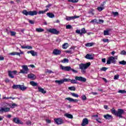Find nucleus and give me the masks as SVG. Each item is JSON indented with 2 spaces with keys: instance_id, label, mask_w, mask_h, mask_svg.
<instances>
[{
  "instance_id": "20e7f679",
  "label": "nucleus",
  "mask_w": 126,
  "mask_h": 126,
  "mask_svg": "<svg viewBox=\"0 0 126 126\" xmlns=\"http://www.w3.org/2000/svg\"><path fill=\"white\" fill-rule=\"evenodd\" d=\"M22 13L24 15H26V16H27V15L34 16V15H37V11L35 10L27 11L26 10H24Z\"/></svg>"
},
{
  "instance_id": "ea45409f",
  "label": "nucleus",
  "mask_w": 126,
  "mask_h": 126,
  "mask_svg": "<svg viewBox=\"0 0 126 126\" xmlns=\"http://www.w3.org/2000/svg\"><path fill=\"white\" fill-rule=\"evenodd\" d=\"M62 80L63 81V83L64 82H69L70 81V79L64 78L62 79Z\"/></svg>"
},
{
  "instance_id": "473e14b6",
  "label": "nucleus",
  "mask_w": 126,
  "mask_h": 126,
  "mask_svg": "<svg viewBox=\"0 0 126 126\" xmlns=\"http://www.w3.org/2000/svg\"><path fill=\"white\" fill-rule=\"evenodd\" d=\"M63 49H67L68 48V43H64L62 46Z\"/></svg>"
},
{
  "instance_id": "e2e57ef3",
  "label": "nucleus",
  "mask_w": 126,
  "mask_h": 126,
  "mask_svg": "<svg viewBox=\"0 0 126 126\" xmlns=\"http://www.w3.org/2000/svg\"><path fill=\"white\" fill-rule=\"evenodd\" d=\"M70 1L73 3L78 2V0H70Z\"/></svg>"
},
{
  "instance_id": "ddd939ff",
  "label": "nucleus",
  "mask_w": 126,
  "mask_h": 126,
  "mask_svg": "<svg viewBox=\"0 0 126 126\" xmlns=\"http://www.w3.org/2000/svg\"><path fill=\"white\" fill-rule=\"evenodd\" d=\"M89 124V121H88V119L87 118H84L82 121L81 126H86V125H88Z\"/></svg>"
},
{
  "instance_id": "7c9ffc66",
  "label": "nucleus",
  "mask_w": 126,
  "mask_h": 126,
  "mask_svg": "<svg viewBox=\"0 0 126 126\" xmlns=\"http://www.w3.org/2000/svg\"><path fill=\"white\" fill-rule=\"evenodd\" d=\"M47 32H59V31H57L55 29H50L47 30Z\"/></svg>"
},
{
  "instance_id": "c756f323",
  "label": "nucleus",
  "mask_w": 126,
  "mask_h": 126,
  "mask_svg": "<svg viewBox=\"0 0 126 126\" xmlns=\"http://www.w3.org/2000/svg\"><path fill=\"white\" fill-rule=\"evenodd\" d=\"M55 83H58L59 85H61V84H63V79L60 80H55Z\"/></svg>"
},
{
  "instance_id": "58836bf2",
  "label": "nucleus",
  "mask_w": 126,
  "mask_h": 126,
  "mask_svg": "<svg viewBox=\"0 0 126 126\" xmlns=\"http://www.w3.org/2000/svg\"><path fill=\"white\" fill-rule=\"evenodd\" d=\"M97 9L98 11L100 12V11H102V10H103V9H105L104 8V7H102L100 6L97 7Z\"/></svg>"
},
{
  "instance_id": "1a4fd4ad",
  "label": "nucleus",
  "mask_w": 126,
  "mask_h": 126,
  "mask_svg": "<svg viewBox=\"0 0 126 126\" xmlns=\"http://www.w3.org/2000/svg\"><path fill=\"white\" fill-rule=\"evenodd\" d=\"M60 68L62 69V70H64L65 71H70L71 69V67L69 66H64L61 65Z\"/></svg>"
},
{
  "instance_id": "79ce46f5",
  "label": "nucleus",
  "mask_w": 126,
  "mask_h": 126,
  "mask_svg": "<svg viewBox=\"0 0 126 126\" xmlns=\"http://www.w3.org/2000/svg\"><path fill=\"white\" fill-rule=\"evenodd\" d=\"M65 53H66V54H72V51H71V48L69 49V50L65 51Z\"/></svg>"
},
{
  "instance_id": "774afa93",
  "label": "nucleus",
  "mask_w": 126,
  "mask_h": 126,
  "mask_svg": "<svg viewBox=\"0 0 126 126\" xmlns=\"http://www.w3.org/2000/svg\"><path fill=\"white\" fill-rule=\"evenodd\" d=\"M12 73H13V74H16V73H17V71L16 70L12 71Z\"/></svg>"
},
{
  "instance_id": "c9c22d12",
  "label": "nucleus",
  "mask_w": 126,
  "mask_h": 126,
  "mask_svg": "<svg viewBox=\"0 0 126 126\" xmlns=\"http://www.w3.org/2000/svg\"><path fill=\"white\" fill-rule=\"evenodd\" d=\"M119 64H122L123 65H126V61L123 60L119 62Z\"/></svg>"
},
{
  "instance_id": "39448f33",
  "label": "nucleus",
  "mask_w": 126,
  "mask_h": 126,
  "mask_svg": "<svg viewBox=\"0 0 126 126\" xmlns=\"http://www.w3.org/2000/svg\"><path fill=\"white\" fill-rule=\"evenodd\" d=\"M106 62L107 64H111V63L116 64L117 63V60H115V58L113 56L109 57Z\"/></svg>"
},
{
  "instance_id": "4d7b16f0",
  "label": "nucleus",
  "mask_w": 126,
  "mask_h": 126,
  "mask_svg": "<svg viewBox=\"0 0 126 126\" xmlns=\"http://www.w3.org/2000/svg\"><path fill=\"white\" fill-rule=\"evenodd\" d=\"M51 34H53L54 35H59L60 32H51Z\"/></svg>"
},
{
  "instance_id": "de8ad7c7",
  "label": "nucleus",
  "mask_w": 126,
  "mask_h": 126,
  "mask_svg": "<svg viewBox=\"0 0 126 126\" xmlns=\"http://www.w3.org/2000/svg\"><path fill=\"white\" fill-rule=\"evenodd\" d=\"M112 13L114 17L118 16V15H119V12H112Z\"/></svg>"
},
{
  "instance_id": "b1692460",
  "label": "nucleus",
  "mask_w": 126,
  "mask_h": 126,
  "mask_svg": "<svg viewBox=\"0 0 126 126\" xmlns=\"http://www.w3.org/2000/svg\"><path fill=\"white\" fill-rule=\"evenodd\" d=\"M10 56H19V57H20V53L18 52H12L9 54Z\"/></svg>"
},
{
  "instance_id": "052dcab7",
  "label": "nucleus",
  "mask_w": 126,
  "mask_h": 126,
  "mask_svg": "<svg viewBox=\"0 0 126 126\" xmlns=\"http://www.w3.org/2000/svg\"><path fill=\"white\" fill-rule=\"evenodd\" d=\"M46 72H47L48 73H54V72H53V71L51 70H49V69H47Z\"/></svg>"
},
{
  "instance_id": "338daca9",
  "label": "nucleus",
  "mask_w": 126,
  "mask_h": 126,
  "mask_svg": "<svg viewBox=\"0 0 126 126\" xmlns=\"http://www.w3.org/2000/svg\"><path fill=\"white\" fill-rule=\"evenodd\" d=\"M114 79H119V75H116L114 76Z\"/></svg>"
},
{
  "instance_id": "0eeeda50",
  "label": "nucleus",
  "mask_w": 126,
  "mask_h": 126,
  "mask_svg": "<svg viewBox=\"0 0 126 126\" xmlns=\"http://www.w3.org/2000/svg\"><path fill=\"white\" fill-rule=\"evenodd\" d=\"M22 67H23V69L20 70L19 73L27 74V73H28V71H29V68H28V66L27 65H24L22 66Z\"/></svg>"
},
{
  "instance_id": "6e6552de",
  "label": "nucleus",
  "mask_w": 126,
  "mask_h": 126,
  "mask_svg": "<svg viewBox=\"0 0 126 126\" xmlns=\"http://www.w3.org/2000/svg\"><path fill=\"white\" fill-rule=\"evenodd\" d=\"M13 122L17 125H23V122L20 121L18 118H14L13 119Z\"/></svg>"
},
{
  "instance_id": "c85d7f7f",
  "label": "nucleus",
  "mask_w": 126,
  "mask_h": 126,
  "mask_svg": "<svg viewBox=\"0 0 126 126\" xmlns=\"http://www.w3.org/2000/svg\"><path fill=\"white\" fill-rule=\"evenodd\" d=\"M48 10H49V9L47 8L44 11H39L38 12V14H44V13H46Z\"/></svg>"
},
{
  "instance_id": "f8f14e48",
  "label": "nucleus",
  "mask_w": 126,
  "mask_h": 126,
  "mask_svg": "<svg viewBox=\"0 0 126 126\" xmlns=\"http://www.w3.org/2000/svg\"><path fill=\"white\" fill-rule=\"evenodd\" d=\"M0 112H1L2 113H3V112L4 113H7L8 112H10V108H8V107H2L0 109Z\"/></svg>"
},
{
  "instance_id": "f3484780",
  "label": "nucleus",
  "mask_w": 126,
  "mask_h": 126,
  "mask_svg": "<svg viewBox=\"0 0 126 126\" xmlns=\"http://www.w3.org/2000/svg\"><path fill=\"white\" fill-rule=\"evenodd\" d=\"M28 54H31V55L33 57H35V56H38V53L37 52H35L34 51V50H31V51H29L27 52Z\"/></svg>"
},
{
  "instance_id": "f257e3e1",
  "label": "nucleus",
  "mask_w": 126,
  "mask_h": 126,
  "mask_svg": "<svg viewBox=\"0 0 126 126\" xmlns=\"http://www.w3.org/2000/svg\"><path fill=\"white\" fill-rule=\"evenodd\" d=\"M111 112L113 115H114V116H116L117 117H119L120 118H123V115L125 114V111H124L122 109H118V111H116L115 108H113L111 110Z\"/></svg>"
},
{
  "instance_id": "69168bd1",
  "label": "nucleus",
  "mask_w": 126,
  "mask_h": 126,
  "mask_svg": "<svg viewBox=\"0 0 126 126\" xmlns=\"http://www.w3.org/2000/svg\"><path fill=\"white\" fill-rule=\"evenodd\" d=\"M11 36H14L15 35H16V32H11Z\"/></svg>"
},
{
  "instance_id": "864d4df0",
  "label": "nucleus",
  "mask_w": 126,
  "mask_h": 126,
  "mask_svg": "<svg viewBox=\"0 0 126 126\" xmlns=\"http://www.w3.org/2000/svg\"><path fill=\"white\" fill-rule=\"evenodd\" d=\"M29 22L30 24H34L35 23V21H32L31 20H29Z\"/></svg>"
},
{
  "instance_id": "dca6fc26",
  "label": "nucleus",
  "mask_w": 126,
  "mask_h": 126,
  "mask_svg": "<svg viewBox=\"0 0 126 126\" xmlns=\"http://www.w3.org/2000/svg\"><path fill=\"white\" fill-rule=\"evenodd\" d=\"M65 100H67L69 102H73V103H77L78 102V100L74 99L71 97H66Z\"/></svg>"
},
{
  "instance_id": "8fccbe9b",
  "label": "nucleus",
  "mask_w": 126,
  "mask_h": 126,
  "mask_svg": "<svg viewBox=\"0 0 126 126\" xmlns=\"http://www.w3.org/2000/svg\"><path fill=\"white\" fill-rule=\"evenodd\" d=\"M95 121H96V122H97V123H99V124H102V122H101V118H100L96 119Z\"/></svg>"
},
{
  "instance_id": "cd10ccee",
  "label": "nucleus",
  "mask_w": 126,
  "mask_h": 126,
  "mask_svg": "<svg viewBox=\"0 0 126 126\" xmlns=\"http://www.w3.org/2000/svg\"><path fill=\"white\" fill-rule=\"evenodd\" d=\"M94 45V43L93 42H88L85 44L86 47H92Z\"/></svg>"
},
{
  "instance_id": "bf43d9fd",
  "label": "nucleus",
  "mask_w": 126,
  "mask_h": 126,
  "mask_svg": "<svg viewBox=\"0 0 126 126\" xmlns=\"http://www.w3.org/2000/svg\"><path fill=\"white\" fill-rule=\"evenodd\" d=\"M103 34L104 36L108 35H110V32H104Z\"/></svg>"
},
{
  "instance_id": "393cba45",
  "label": "nucleus",
  "mask_w": 126,
  "mask_h": 126,
  "mask_svg": "<svg viewBox=\"0 0 126 126\" xmlns=\"http://www.w3.org/2000/svg\"><path fill=\"white\" fill-rule=\"evenodd\" d=\"M69 62V60L66 58H64L61 61V63H68Z\"/></svg>"
},
{
  "instance_id": "412c9836",
  "label": "nucleus",
  "mask_w": 126,
  "mask_h": 126,
  "mask_svg": "<svg viewBox=\"0 0 126 126\" xmlns=\"http://www.w3.org/2000/svg\"><path fill=\"white\" fill-rule=\"evenodd\" d=\"M21 48H22V49H28V50H32V49H33V47H32V46H30L21 45Z\"/></svg>"
},
{
  "instance_id": "a878e982",
  "label": "nucleus",
  "mask_w": 126,
  "mask_h": 126,
  "mask_svg": "<svg viewBox=\"0 0 126 126\" xmlns=\"http://www.w3.org/2000/svg\"><path fill=\"white\" fill-rule=\"evenodd\" d=\"M30 84L31 85H32V86H38V84L35 82H34V81H32L30 82Z\"/></svg>"
},
{
  "instance_id": "5701e85b",
  "label": "nucleus",
  "mask_w": 126,
  "mask_h": 126,
  "mask_svg": "<svg viewBox=\"0 0 126 126\" xmlns=\"http://www.w3.org/2000/svg\"><path fill=\"white\" fill-rule=\"evenodd\" d=\"M64 117H66L68 119H73V116L70 114L66 113L64 114Z\"/></svg>"
},
{
  "instance_id": "a211bd4d",
  "label": "nucleus",
  "mask_w": 126,
  "mask_h": 126,
  "mask_svg": "<svg viewBox=\"0 0 126 126\" xmlns=\"http://www.w3.org/2000/svg\"><path fill=\"white\" fill-rule=\"evenodd\" d=\"M103 117L105 120H112L113 119V116L109 114L104 115Z\"/></svg>"
},
{
  "instance_id": "2eb2a0df",
  "label": "nucleus",
  "mask_w": 126,
  "mask_h": 126,
  "mask_svg": "<svg viewBox=\"0 0 126 126\" xmlns=\"http://www.w3.org/2000/svg\"><path fill=\"white\" fill-rule=\"evenodd\" d=\"M53 54L55 56H58L62 54V51H61V50H59V49H55L53 50Z\"/></svg>"
},
{
  "instance_id": "6ab92c4d",
  "label": "nucleus",
  "mask_w": 126,
  "mask_h": 126,
  "mask_svg": "<svg viewBox=\"0 0 126 126\" xmlns=\"http://www.w3.org/2000/svg\"><path fill=\"white\" fill-rule=\"evenodd\" d=\"M38 92H40L42 93V94H46L47 93V91L44 90V89L42 88L41 87H39L38 88Z\"/></svg>"
},
{
  "instance_id": "9d476101",
  "label": "nucleus",
  "mask_w": 126,
  "mask_h": 126,
  "mask_svg": "<svg viewBox=\"0 0 126 126\" xmlns=\"http://www.w3.org/2000/svg\"><path fill=\"white\" fill-rule=\"evenodd\" d=\"M79 16H66L65 20L67 21H70V20H73L74 19H76V18H79Z\"/></svg>"
},
{
  "instance_id": "aec40b11",
  "label": "nucleus",
  "mask_w": 126,
  "mask_h": 126,
  "mask_svg": "<svg viewBox=\"0 0 126 126\" xmlns=\"http://www.w3.org/2000/svg\"><path fill=\"white\" fill-rule=\"evenodd\" d=\"M86 59L87 60H94V57L91 54H88L85 56Z\"/></svg>"
},
{
  "instance_id": "6e6d98bb",
  "label": "nucleus",
  "mask_w": 126,
  "mask_h": 126,
  "mask_svg": "<svg viewBox=\"0 0 126 126\" xmlns=\"http://www.w3.org/2000/svg\"><path fill=\"white\" fill-rule=\"evenodd\" d=\"M72 70L73 71V72H74V73H77V72H78V70H74V69H72L71 68V70Z\"/></svg>"
},
{
  "instance_id": "e433bc0d",
  "label": "nucleus",
  "mask_w": 126,
  "mask_h": 126,
  "mask_svg": "<svg viewBox=\"0 0 126 126\" xmlns=\"http://www.w3.org/2000/svg\"><path fill=\"white\" fill-rule=\"evenodd\" d=\"M86 32V31H85V28H83L82 29H81V30H77L75 32Z\"/></svg>"
},
{
  "instance_id": "c03bdc74",
  "label": "nucleus",
  "mask_w": 126,
  "mask_h": 126,
  "mask_svg": "<svg viewBox=\"0 0 126 126\" xmlns=\"http://www.w3.org/2000/svg\"><path fill=\"white\" fill-rule=\"evenodd\" d=\"M81 98H82V100H83V101H85L86 100H87V97H86V95H83L82 96H81Z\"/></svg>"
},
{
  "instance_id": "3c124183",
  "label": "nucleus",
  "mask_w": 126,
  "mask_h": 126,
  "mask_svg": "<svg viewBox=\"0 0 126 126\" xmlns=\"http://www.w3.org/2000/svg\"><path fill=\"white\" fill-rule=\"evenodd\" d=\"M72 27L70 25H68L66 26V29H71Z\"/></svg>"
},
{
  "instance_id": "09e8293b",
  "label": "nucleus",
  "mask_w": 126,
  "mask_h": 126,
  "mask_svg": "<svg viewBox=\"0 0 126 126\" xmlns=\"http://www.w3.org/2000/svg\"><path fill=\"white\" fill-rule=\"evenodd\" d=\"M108 68H107L106 67H102L100 70H102V71H106L107 69H108Z\"/></svg>"
},
{
  "instance_id": "2f4dec72",
  "label": "nucleus",
  "mask_w": 126,
  "mask_h": 126,
  "mask_svg": "<svg viewBox=\"0 0 126 126\" xmlns=\"http://www.w3.org/2000/svg\"><path fill=\"white\" fill-rule=\"evenodd\" d=\"M68 89L69 90H70V91H75V90H76V88L74 86L69 87Z\"/></svg>"
},
{
  "instance_id": "4be33fe9",
  "label": "nucleus",
  "mask_w": 126,
  "mask_h": 126,
  "mask_svg": "<svg viewBox=\"0 0 126 126\" xmlns=\"http://www.w3.org/2000/svg\"><path fill=\"white\" fill-rule=\"evenodd\" d=\"M46 15L48 16L49 18H54V17H55V14L51 12L47 13Z\"/></svg>"
},
{
  "instance_id": "72a5a7b5",
  "label": "nucleus",
  "mask_w": 126,
  "mask_h": 126,
  "mask_svg": "<svg viewBox=\"0 0 126 126\" xmlns=\"http://www.w3.org/2000/svg\"><path fill=\"white\" fill-rule=\"evenodd\" d=\"M35 30L36 32H44L45 31V30L41 28H37Z\"/></svg>"
},
{
  "instance_id": "f704fd0d",
  "label": "nucleus",
  "mask_w": 126,
  "mask_h": 126,
  "mask_svg": "<svg viewBox=\"0 0 126 126\" xmlns=\"http://www.w3.org/2000/svg\"><path fill=\"white\" fill-rule=\"evenodd\" d=\"M71 95L73 97H75V98H78V97H79V95H78V94H77L74 93H71Z\"/></svg>"
},
{
  "instance_id": "4c0bfd02",
  "label": "nucleus",
  "mask_w": 126,
  "mask_h": 126,
  "mask_svg": "<svg viewBox=\"0 0 126 126\" xmlns=\"http://www.w3.org/2000/svg\"><path fill=\"white\" fill-rule=\"evenodd\" d=\"M106 3L107 1H104L100 4V6H101V7H103V8L105 9V7H106V6H105V4H106Z\"/></svg>"
},
{
  "instance_id": "680f3d73",
  "label": "nucleus",
  "mask_w": 126,
  "mask_h": 126,
  "mask_svg": "<svg viewBox=\"0 0 126 126\" xmlns=\"http://www.w3.org/2000/svg\"><path fill=\"white\" fill-rule=\"evenodd\" d=\"M104 23V20L99 19L98 22L97 23H99V24H101V23Z\"/></svg>"
},
{
  "instance_id": "9b49d317",
  "label": "nucleus",
  "mask_w": 126,
  "mask_h": 126,
  "mask_svg": "<svg viewBox=\"0 0 126 126\" xmlns=\"http://www.w3.org/2000/svg\"><path fill=\"white\" fill-rule=\"evenodd\" d=\"M54 121L57 125H62V124L63 123V119L61 118L55 119Z\"/></svg>"
},
{
  "instance_id": "4468645a",
  "label": "nucleus",
  "mask_w": 126,
  "mask_h": 126,
  "mask_svg": "<svg viewBox=\"0 0 126 126\" xmlns=\"http://www.w3.org/2000/svg\"><path fill=\"white\" fill-rule=\"evenodd\" d=\"M28 78H30L32 80H35L36 79V75L33 73H30L28 75Z\"/></svg>"
},
{
  "instance_id": "0e129e2a",
  "label": "nucleus",
  "mask_w": 126,
  "mask_h": 126,
  "mask_svg": "<svg viewBox=\"0 0 126 126\" xmlns=\"http://www.w3.org/2000/svg\"><path fill=\"white\" fill-rule=\"evenodd\" d=\"M31 124H32L31 121H26V125H27L28 126H29V125H31Z\"/></svg>"
},
{
  "instance_id": "37998d69",
  "label": "nucleus",
  "mask_w": 126,
  "mask_h": 126,
  "mask_svg": "<svg viewBox=\"0 0 126 126\" xmlns=\"http://www.w3.org/2000/svg\"><path fill=\"white\" fill-rule=\"evenodd\" d=\"M120 55H122L123 56H126V51L125 50H122L120 52Z\"/></svg>"
},
{
  "instance_id": "a19ab883",
  "label": "nucleus",
  "mask_w": 126,
  "mask_h": 126,
  "mask_svg": "<svg viewBox=\"0 0 126 126\" xmlns=\"http://www.w3.org/2000/svg\"><path fill=\"white\" fill-rule=\"evenodd\" d=\"M76 33H77V35H79L80 37H81V36H82L83 34H85L86 32H76Z\"/></svg>"
},
{
  "instance_id": "49530a36",
  "label": "nucleus",
  "mask_w": 126,
  "mask_h": 126,
  "mask_svg": "<svg viewBox=\"0 0 126 126\" xmlns=\"http://www.w3.org/2000/svg\"><path fill=\"white\" fill-rule=\"evenodd\" d=\"M15 107H17V104H16V103L12 104V105L11 106V108L12 109H14V108H15Z\"/></svg>"
},
{
  "instance_id": "13d9d810",
  "label": "nucleus",
  "mask_w": 126,
  "mask_h": 126,
  "mask_svg": "<svg viewBox=\"0 0 126 126\" xmlns=\"http://www.w3.org/2000/svg\"><path fill=\"white\" fill-rule=\"evenodd\" d=\"M111 30L112 29H107L106 30H104L103 32H110Z\"/></svg>"
},
{
  "instance_id": "603ef678",
  "label": "nucleus",
  "mask_w": 126,
  "mask_h": 126,
  "mask_svg": "<svg viewBox=\"0 0 126 126\" xmlns=\"http://www.w3.org/2000/svg\"><path fill=\"white\" fill-rule=\"evenodd\" d=\"M102 41L104 42V43H109V39L104 38L102 39Z\"/></svg>"
},
{
  "instance_id": "423d86ee",
  "label": "nucleus",
  "mask_w": 126,
  "mask_h": 126,
  "mask_svg": "<svg viewBox=\"0 0 126 126\" xmlns=\"http://www.w3.org/2000/svg\"><path fill=\"white\" fill-rule=\"evenodd\" d=\"M13 89H20L22 91H24V90H26L27 89V87L24 86V85H13L12 86Z\"/></svg>"
},
{
  "instance_id": "bb28decb",
  "label": "nucleus",
  "mask_w": 126,
  "mask_h": 126,
  "mask_svg": "<svg viewBox=\"0 0 126 126\" xmlns=\"http://www.w3.org/2000/svg\"><path fill=\"white\" fill-rule=\"evenodd\" d=\"M8 73L9 77H10L11 78H14V76L12 75V71H8Z\"/></svg>"
},
{
  "instance_id": "5fc2aeb1",
  "label": "nucleus",
  "mask_w": 126,
  "mask_h": 126,
  "mask_svg": "<svg viewBox=\"0 0 126 126\" xmlns=\"http://www.w3.org/2000/svg\"><path fill=\"white\" fill-rule=\"evenodd\" d=\"M95 22V23H97V20L96 19H94L91 21V23H94Z\"/></svg>"
},
{
  "instance_id": "a18cd8bd",
  "label": "nucleus",
  "mask_w": 126,
  "mask_h": 126,
  "mask_svg": "<svg viewBox=\"0 0 126 126\" xmlns=\"http://www.w3.org/2000/svg\"><path fill=\"white\" fill-rule=\"evenodd\" d=\"M118 93H121V94H126V91L120 90L118 91Z\"/></svg>"
},
{
  "instance_id": "7ed1b4c3",
  "label": "nucleus",
  "mask_w": 126,
  "mask_h": 126,
  "mask_svg": "<svg viewBox=\"0 0 126 126\" xmlns=\"http://www.w3.org/2000/svg\"><path fill=\"white\" fill-rule=\"evenodd\" d=\"M76 81H81V82H86V78H83V77L82 76H76L75 77V80L70 79V82L72 84H77L78 82Z\"/></svg>"
},
{
  "instance_id": "f03ea898",
  "label": "nucleus",
  "mask_w": 126,
  "mask_h": 126,
  "mask_svg": "<svg viewBox=\"0 0 126 126\" xmlns=\"http://www.w3.org/2000/svg\"><path fill=\"white\" fill-rule=\"evenodd\" d=\"M90 65H91L90 62L87 63H81L79 64V69H81V72L82 73H85V72H86V69H87Z\"/></svg>"
}]
</instances>
